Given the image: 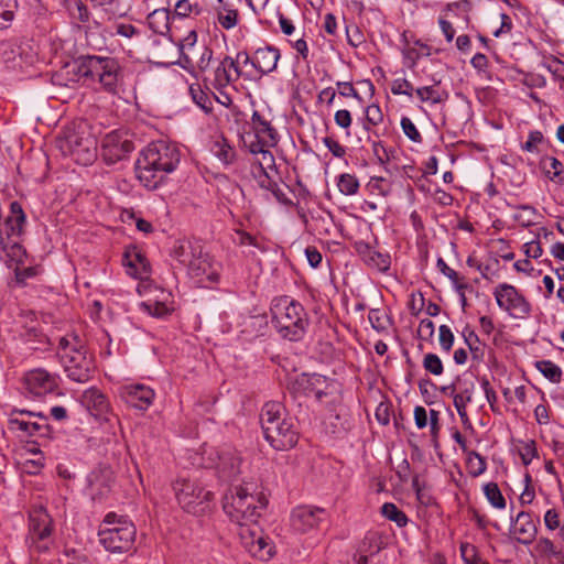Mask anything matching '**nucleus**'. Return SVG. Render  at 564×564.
<instances>
[{"mask_svg":"<svg viewBox=\"0 0 564 564\" xmlns=\"http://www.w3.org/2000/svg\"><path fill=\"white\" fill-rule=\"evenodd\" d=\"M251 122L257 138H267L269 147H275L279 142L278 131L271 122L263 118L259 111L254 110L251 116Z\"/></svg>","mask_w":564,"mask_h":564,"instance_id":"29","label":"nucleus"},{"mask_svg":"<svg viewBox=\"0 0 564 564\" xmlns=\"http://www.w3.org/2000/svg\"><path fill=\"white\" fill-rule=\"evenodd\" d=\"M123 264L127 268V273L134 279L147 280L150 276V263L147 257L135 248L124 252Z\"/></svg>","mask_w":564,"mask_h":564,"instance_id":"23","label":"nucleus"},{"mask_svg":"<svg viewBox=\"0 0 564 564\" xmlns=\"http://www.w3.org/2000/svg\"><path fill=\"white\" fill-rule=\"evenodd\" d=\"M8 424L11 431H20L25 436L51 440L54 433L47 416L41 412L14 409L9 415Z\"/></svg>","mask_w":564,"mask_h":564,"instance_id":"8","label":"nucleus"},{"mask_svg":"<svg viewBox=\"0 0 564 564\" xmlns=\"http://www.w3.org/2000/svg\"><path fill=\"white\" fill-rule=\"evenodd\" d=\"M271 322L282 339L301 341L310 327V316L305 307L286 295L275 297L270 307Z\"/></svg>","mask_w":564,"mask_h":564,"instance_id":"5","label":"nucleus"},{"mask_svg":"<svg viewBox=\"0 0 564 564\" xmlns=\"http://www.w3.org/2000/svg\"><path fill=\"white\" fill-rule=\"evenodd\" d=\"M325 510L311 506H299L291 513V527L299 533H306L318 527Z\"/></svg>","mask_w":564,"mask_h":564,"instance_id":"19","label":"nucleus"},{"mask_svg":"<svg viewBox=\"0 0 564 564\" xmlns=\"http://www.w3.org/2000/svg\"><path fill=\"white\" fill-rule=\"evenodd\" d=\"M541 163L543 164L545 174L550 180L554 181L562 174L563 164L556 158L545 156L542 159Z\"/></svg>","mask_w":564,"mask_h":564,"instance_id":"54","label":"nucleus"},{"mask_svg":"<svg viewBox=\"0 0 564 564\" xmlns=\"http://www.w3.org/2000/svg\"><path fill=\"white\" fill-rule=\"evenodd\" d=\"M336 381L319 373H301L293 382V390L323 401L336 390Z\"/></svg>","mask_w":564,"mask_h":564,"instance_id":"13","label":"nucleus"},{"mask_svg":"<svg viewBox=\"0 0 564 564\" xmlns=\"http://www.w3.org/2000/svg\"><path fill=\"white\" fill-rule=\"evenodd\" d=\"M513 527L514 533L518 535L517 541L519 543L529 545L535 540L538 529L529 512H519Z\"/></svg>","mask_w":564,"mask_h":564,"instance_id":"25","label":"nucleus"},{"mask_svg":"<svg viewBox=\"0 0 564 564\" xmlns=\"http://www.w3.org/2000/svg\"><path fill=\"white\" fill-rule=\"evenodd\" d=\"M357 250L368 267L380 272H387L390 269L391 258L389 253H381L367 243H359Z\"/></svg>","mask_w":564,"mask_h":564,"instance_id":"27","label":"nucleus"},{"mask_svg":"<svg viewBox=\"0 0 564 564\" xmlns=\"http://www.w3.org/2000/svg\"><path fill=\"white\" fill-rule=\"evenodd\" d=\"M239 536L243 547L250 553L256 543L261 542L262 529L257 522L240 524Z\"/></svg>","mask_w":564,"mask_h":564,"instance_id":"33","label":"nucleus"},{"mask_svg":"<svg viewBox=\"0 0 564 564\" xmlns=\"http://www.w3.org/2000/svg\"><path fill=\"white\" fill-rule=\"evenodd\" d=\"M422 365L427 372L434 376H441L444 371L441 358L432 352H429L424 356Z\"/></svg>","mask_w":564,"mask_h":564,"instance_id":"57","label":"nucleus"},{"mask_svg":"<svg viewBox=\"0 0 564 564\" xmlns=\"http://www.w3.org/2000/svg\"><path fill=\"white\" fill-rule=\"evenodd\" d=\"M401 128L403 133L415 143H421L423 138L421 133L419 132L417 128L413 123V121L409 117H402L401 119Z\"/></svg>","mask_w":564,"mask_h":564,"instance_id":"62","label":"nucleus"},{"mask_svg":"<svg viewBox=\"0 0 564 564\" xmlns=\"http://www.w3.org/2000/svg\"><path fill=\"white\" fill-rule=\"evenodd\" d=\"M213 58V50L206 45L200 46V52L197 59H194L193 54L186 53L184 57L178 61V65L191 75L199 78V73H204Z\"/></svg>","mask_w":564,"mask_h":564,"instance_id":"24","label":"nucleus"},{"mask_svg":"<svg viewBox=\"0 0 564 564\" xmlns=\"http://www.w3.org/2000/svg\"><path fill=\"white\" fill-rule=\"evenodd\" d=\"M368 141L371 142L372 152L378 162L386 165L390 161L393 151L388 150L381 141L371 140L370 137Z\"/></svg>","mask_w":564,"mask_h":564,"instance_id":"60","label":"nucleus"},{"mask_svg":"<svg viewBox=\"0 0 564 564\" xmlns=\"http://www.w3.org/2000/svg\"><path fill=\"white\" fill-rule=\"evenodd\" d=\"M102 524L105 528L99 530L98 536L106 551L122 554L134 550L137 528L127 516L108 512Z\"/></svg>","mask_w":564,"mask_h":564,"instance_id":"6","label":"nucleus"},{"mask_svg":"<svg viewBox=\"0 0 564 564\" xmlns=\"http://www.w3.org/2000/svg\"><path fill=\"white\" fill-rule=\"evenodd\" d=\"M238 17V10L227 8L226 6L218 9L217 12L218 23L226 30H230L237 25Z\"/></svg>","mask_w":564,"mask_h":564,"instance_id":"49","label":"nucleus"},{"mask_svg":"<svg viewBox=\"0 0 564 564\" xmlns=\"http://www.w3.org/2000/svg\"><path fill=\"white\" fill-rule=\"evenodd\" d=\"M210 151L226 166L237 161V151L224 137L213 143Z\"/></svg>","mask_w":564,"mask_h":564,"instance_id":"32","label":"nucleus"},{"mask_svg":"<svg viewBox=\"0 0 564 564\" xmlns=\"http://www.w3.org/2000/svg\"><path fill=\"white\" fill-rule=\"evenodd\" d=\"M58 375L50 373L42 368L33 369L25 375L26 389L34 397L54 393L58 389Z\"/></svg>","mask_w":564,"mask_h":564,"instance_id":"17","label":"nucleus"},{"mask_svg":"<svg viewBox=\"0 0 564 564\" xmlns=\"http://www.w3.org/2000/svg\"><path fill=\"white\" fill-rule=\"evenodd\" d=\"M68 10L73 14V17L78 19L80 22L86 23L89 21V10L82 0H70Z\"/></svg>","mask_w":564,"mask_h":564,"instance_id":"61","label":"nucleus"},{"mask_svg":"<svg viewBox=\"0 0 564 564\" xmlns=\"http://www.w3.org/2000/svg\"><path fill=\"white\" fill-rule=\"evenodd\" d=\"M82 401L96 417H101L109 411L107 397L97 388L87 389L82 395Z\"/></svg>","mask_w":564,"mask_h":564,"instance_id":"26","label":"nucleus"},{"mask_svg":"<svg viewBox=\"0 0 564 564\" xmlns=\"http://www.w3.org/2000/svg\"><path fill=\"white\" fill-rule=\"evenodd\" d=\"M258 185L262 189L271 192L278 202L285 203L288 200L285 193L279 186V184L270 177L261 163L259 164Z\"/></svg>","mask_w":564,"mask_h":564,"instance_id":"34","label":"nucleus"},{"mask_svg":"<svg viewBox=\"0 0 564 564\" xmlns=\"http://www.w3.org/2000/svg\"><path fill=\"white\" fill-rule=\"evenodd\" d=\"M383 121V113L377 104L369 105L365 110L364 129L370 131L371 126H378Z\"/></svg>","mask_w":564,"mask_h":564,"instance_id":"52","label":"nucleus"},{"mask_svg":"<svg viewBox=\"0 0 564 564\" xmlns=\"http://www.w3.org/2000/svg\"><path fill=\"white\" fill-rule=\"evenodd\" d=\"M133 149V143L130 140L122 139L119 133L113 131L101 140L100 155L110 165L123 160Z\"/></svg>","mask_w":564,"mask_h":564,"instance_id":"16","label":"nucleus"},{"mask_svg":"<svg viewBox=\"0 0 564 564\" xmlns=\"http://www.w3.org/2000/svg\"><path fill=\"white\" fill-rule=\"evenodd\" d=\"M337 186L341 194L351 196L357 194L359 189V181L352 174L343 173L338 176Z\"/></svg>","mask_w":564,"mask_h":564,"instance_id":"44","label":"nucleus"},{"mask_svg":"<svg viewBox=\"0 0 564 564\" xmlns=\"http://www.w3.org/2000/svg\"><path fill=\"white\" fill-rule=\"evenodd\" d=\"M438 84L440 82L435 83L434 85L424 86L426 99L432 105L445 102L449 97L447 90L437 88Z\"/></svg>","mask_w":564,"mask_h":564,"instance_id":"56","label":"nucleus"},{"mask_svg":"<svg viewBox=\"0 0 564 564\" xmlns=\"http://www.w3.org/2000/svg\"><path fill=\"white\" fill-rule=\"evenodd\" d=\"M61 364L69 380L77 383L88 382L95 372V364L85 348L73 350L70 355L63 354Z\"/></svg>","mask_w":564,"mask_h":564,"instance_id":"12","label":"nucleus"},{"mask_svg":"<svg viewBox=\"0 0 564 564\" xmlns=\"http://www.w3.org/2000/svg\"><path fill=\"white\" fill-rule=\"evenodd\" d=\"M534 550L540 555H547L549 557H553L557 561H564V554L561 551H557L553 544V542L547 538H541L538 540Z\"/></svg>","mask_w":564,"mask_h":564,"instance_id":"48","label":"nucleus"},{"mask_svg":"<svg viewBox=\"0 0 564 564\" xmlns=\"http://www.w3.org/2000/svg\"><path fill=\"white\" fill-rule=\"evenodd\" d=\"M494 295L497 305L513 317H524L531 312L530 303L511 284L500 283L496 286Z\"/></svg>","mask_w":564,"mask_h":564,"instance_id":"14","label":"nucleus"},{"mask_svg":"<svg viewBox=\"0 0 564 564\" xmlns=\"http://www.w3.org/2000/svg\"><path fill=\"white\" fill-rule=\"evenodd\" d=\"M84 346L80 344V340L77 335H70L61 337L57 346V356L59 361L62 360V355H70L73 350H80Z\"/></svg>","mask_w":564,"mask_h":564,"instance_id":"46","label":"nucleus"},{"mask_svg":"<svg viewBox=\"0 0 564 564\" xmlns=\"http://www.w3.org/2000/svg\"><path fill=\"white\" fill-rule=\"evenodd\" d=\"M370 194L388 196L392 192V183L381 176H372L366 185Z\"/></svg>","mask_w":564,"mask_h":564,"instance_id":"45","label":"nucleus"},{"mask_svg":"<svg viewBox=\"0 0 564 564\" xmlns=\"http://www.w3.org/2000/svg\"><path fill=\"white\" fill-rule=\"evenodd\" d=\"M381 513L388 520L393 521L399 528L405 527L409 522L406 514L392 502L383 503Z\"/></svg>","mask_w":564,"mask_h":564,"instance_id":"39","label":"nucleus"},{"mask_svg":"<svg viewBox=\"0 0 564 564\" xmlns=\"http://www.w3.org/2000/svg\"><path fill=\"white\" fill-rule=\"evenodd\" d=\"M181 162L180 149L163 140L148 144L134 164L135 176L148 189H155Z\"/></svg>","mask_w":564,"mask_h":564,"instance_id":"2","label":"nucleus"},{"mask_svg":"<svg viewBox=\"0 0 564 564\" xmlns=\"http://www.w3.org/2000/svg\"><path fill=\"white\" fill-rule=\"evenodd\" d=\"M191 254L188 271L192 276L198 278L200 281L206 278L209 282H218L220 264L210 254L203 253L200 248Z\"/></svg>","mask_w":564,"mask_h":564,"instance_id":"18","label":"nucleus"},{"mask_svg":"<svg viewBox=\"0 0 564 564\" xmlns=\"http://www.w3.org/2000/svg\"><path fill=\"white\" fill-rule=\"evenodd\" d=\"M213 75L212 86L216 90H220L239 79L242 76V70L231 56L225 55L214 68Z\"/></svg>","mask_w":564,"mask_h":564,"instance_id":"21","label":"nucleus"},{"mask_svg":"<svg viewBox=\"0 0 564 564\" xmlns=\"http://www.w3.org/2000/svg\"><path fill=\"white\" fill-rule=\"evenodd\" d=\"M64 70L70 82L98 83L111 95H118L124 86V68L113 57L80 55L65 64Z\"/></svg>","mask_w":564,"mask_h":564,"instance_id":"1","label":"nucleus"},{"mask_svg":"<svg viewBox=\"0 0 564 564\" xmlns=\"http://www.w3.org/2000/svg\"><path fill=\"white\" fill-rule=\"evenodd\" d=\"M368 319L371 327L378 333H383L392 324L391 317L382 310L371 308L368 312Z\"/></svg>","mask_w":564,"mask_h":564,"instance_id":"37","label":"nucleus"},{"mask_svg":"<svg viewBox=\"0 0 564 564\" xmlns=\"http://www.w3.org/2000/svg\"><path fill=\"white\" fill-rule=\"evenodd\" d=\"M173 490L182 509L194 514L203 512L205 505L213 498L210 491L189 479H177L173 485Z\"/></svg>","mask_w":564,"mask_h":564,"instance_id":"11","label":"nucleus"},{"mask_svg":"<svg viewBox=\"0 0 564 564\" xmlns=\"http://www.w3.org/2000/svg\"><path fill=\"white\" fill-rule=\"evenodd\" d=\"M64 556L66 564H93L89 555L80 550L65 549Z\"/></svg>","mask_w":564,"mask_h":564,"instance_id":"59","label":"nucleus"},{"mask_svg":"<svg viewBox=\"0 0 564 564\" xmlns=\"http://www.w3.org/2000/svg\"><path fill=\"white\" fill-rule=\"evenodd\" d=\"M171 11L167 8L153 10L147 17L149 28L156 34L167 35L170 33Z\"/></svg>","mask_w":564,"mask_h":564,"instance_id":"31","label":"nucleus"},{"mask_svg":"<svg viewBox=\"0 0 564 564\" xmlns=\"http://www.w3.org/2000/svg\"><path fill=\"white\" fill-rule=\"evenodd\" d=\"M460 556L465 564H488L479 556L477 547L470 543L460 544Z\"/></svg>","mask_w":564,"mask_h":564,"instance_id":"53","label":"nucleus"},{"mask_svg":"<svg viewBox=\"0 0 564 564\" xmlns=\"http://www.w3.org/2000/svg\"><path fill=\"white\" fill-rule=\"evenodd\" d=\"M467 467L471 477H478L486 471V458L475 451H469L467 453Z\"/></svg>","mask_w":564,"mask_h":564,"instance_id":"43","label":"nucleus"},{"mask_svg":"<svg viewBox=\"0 0 564 564\" xmlns=\"http://www.w3.org/2000/svg\"><path fill=\"white\" fill-rule=\"evenodd\" d=\"M250 554L260 561H269L274 555V544L269 536L261 535V542L256 543Z\"/></svg>","mask_w":564,"mask_h":564,"instance_id":"40","label":"nucleus"},{"mask_svg":"<svg viewBox=\"0 0 564 564\" xmlns=\"http://www.w3.org/2000/svg\"><path fill=\"white\" fill-rule=\"evenodd\" d=\"M196 249L192 247L189 242L177 241L171 251V256L182 264L189 263L192 259L191 252H195Z\"/></svg>","mask_w":564,"mask_h":564,"instance_id":"47","label":"nucleus"},{"mask_svg":"<svg viewBox=\"0 0 564 564\" xmlns=\"http://www.w3.org/2000/svg\"><path fill=\"white\" fill-rule=\"evenodd\" d=\"M413 91L414 87L406 78H398L392 82L391 93L393 95H406L412 97Z\"/></svg>","mask_w":564,"mask_h":564,"instance_id":"63","label":"nucleus"},{"mask_svg":"<svg viewBox=\"0 0 564 564\" xmlns=\"http://www.w3.org/2000/svg\"><path fill=\"white\" fill-rule=\"evenodd\" d=\"M281 57L280 50L273 45H264L253 52L254 70L259 78L274 72Z\"/></svg>","mask_w":564,"mask_h":564,"instance_id":"22","label":"nucleus"},{"mask_svg":"<svg viewBox=\"0 0 564 564\" xmlns=\"http://www.w3.org/2000/svg\"><path fill=\"white\" fill-rule=\"evenodd\" d=\"M61 150L80 165H90L97 155V140L87 131H68L61 142Z\"/></svg>","mask_w":564,"mask_h":564,"instance_id":"10","label":"nucleus"},{"mask_svg":"<svg viewBox=\"0 0 564 564\" xmlns=\"http://www.w3.org/2000/svg\"><path fill=\"white\" fill-rule=\"evenodd\" d=\"M457 390L456 394H454V401H459V398L464 402V404H468L473 402V394L476 389L475 381L471 377L463 376L456 378Z\"/></svg>","mask_w":564,"mask_h":564,"instance_id":"35","label":"nucleus"},{"mask_svg":"<svg viewBox=\"0 0 564 564\" xmlns=\"http://www.w3.org/2000/svg\"><path fill=\"white\" fill-rule=\"evenodd\" d=\"M189 95L193 101L206 113L213 112V102L208 94L199 85L189 86Z\"/></svg>","mask_w":564,"mask_h":564,"instance_id":"38","label":"nucleus"},{"mask_svg":"<svg viewBox=\"0 0 564 564\" xmlns=\"http://www.w3.org/2000/svg\"><path fill=\"white\" fill-rule=\"evenodd\" d=\"M260 423L265 441L276 451L293 448L299 442L295 419L279 401L265 402L261 409Z\"/></svg>","mask_w":564,"mask_h":564,"instance_id":"3","label":"nucleus"},{"mask_svg":"<svg viewBox=\"0 0 564 564\" xmlns=\"http://www.w3.org/2000/svg\"><path fill=\"white\" fill-rule=\"evenodd\" d=\"M265 147H269V140L264 141V138H257L256 141L251 142L249 145V151L252 154H261L262 160L264 162L274 163V156L272 152Z\"/></svg>","mask_w":564,"mask_h":564,"instance_id":"55","label":"nucleus"},{"mask_svg":"<svg viewBox=\"0 0 564 564\" xmlns=\"http://www.w3.org/2000/svg\"><path fill=\"white\" fill-rule=\"evenodd\" d=\"M11 216L6 220V226L9 229L8 237L1 239V248L10 262L18 264L24 263L26 251L24 247L10 239V236H21L23 234V226L26 221L25 213L18 202H12L10 205Z\"/></svg>","mask_w":564,"mask_h":564,"instance_id":"9","label":"nucleus"},{"mask_svg":"<svg viewBox=\"0 0 564 564\" xmlns=\"http://www.w3.org/2000/svg\"><path fill=\"white\" fill-rule=\"evenodd\" d=\"M171 297V293L162 291L160 300H149L141 302L140 308L153 317L164 318L169 316L174 310L172 306V302L169 301Z\"/></svg>","mask_w":564,"mask_h":564,"instance_id":"28","label":"nucleus"},{"mask_svg":"<svg viewBox=\"0 0 564 564\" xmlns=\"http://www.w3.org/2000/svg\"><path fill=\"white\" fill-rule=\"evenodd\" d=\"M484 494L489 503L496 509L506 508V499L496 482H488L484 486Z\"/></svg>","mask_w":564,"mask_h":564,"instance_id":"42","label":"nucleus"},{"mask_svg":"<svg viewBox=\"0 0 564 564\" xmlns=\"http://www.w3.org/2000/svg\"><path fill=\"white\" fill-rule=\"evenodd\" d=\"M120 397L129 406L147 411L153 403L155 392L145 384L131 383L120 388Z\"/></svg>","mask_w":564,"mask_h":564,"instance_id":"20","label":"nucleus"},{"mask_svg":"<svg viewBox=\"0 0 564 564\" xmlns=\"http://www.w3.org/2000/svg\"><path fill=\"white\" fill-rule=\"evenodd\" d=\"M196 42H197V33L195 30H192L188 35L180 41L177 43V47H178V51H180V59L181 61L183 57H184V54L186 53H195L196 51H198V47L196 46Z\"/></svg>","mask_w":564,"mask_h":564,"instance_id":"58","label":"nucleus"},{"mask_svg":"<svg viewBox=\"0 0 564 564\" xmlns=\"http://www.w3.org/2000/svg\"><path fill=\"white\" fill-rule=\"evenodd\" d=\"M54 521L46 508L32 506L28 518V546L39 553L50 550L53 544Z\"/></svg>","mask_w":564,"mask_h":564,"instance_id":"7","label":"nucleus"},{"mask_svg":"<svg viewBox=\"0 0 564 564\" xmlns=\"http://www.w3.org/2000/svg\"><path fill=\"white\" fill-rule=\"evenodd\" d=\"M535 368L551 382L557 383L562 378V369L551 360H539Z\"/></svg>","mask_w":564,"mask_h":564,"instance_id":"41","label":"nucleus"},{"mask_svg":"<svg viewBox=\"0 0 564 564\" xmlns=\"http://www.w3.org/2000/svg\"><path fill=\"white\" fill-rule=\"evenodd\" d=\"M268 506V499L261 486L253 481H243L224 498L223 509L238 525L257 522Z\"/></svg>","mask_w":564,"mask_h":564,"instance_id":"4","label":"nucleus"},{"mask_svg":"<svg viewBox=\"0 0 564 564\" xmlns=\"http://www.w3.org/2000/svg\"><path fill=\"white\" fill-rule=\"evenodd\" d=\"M544 140L543 133L539 130H533L529 132L528 140L521 145L523 151L534 153L538 152V144L542 143Z\"/></svg>","mask_w":564,"mask_h":564,"instance_id":"64","label":"nucleus"},{"mask_svg":"<svg viewBox=\"0 0 564 564\" xmlns=\"http://www.w3.org/2000/svg\"><path fill=\"white\" fill-rule=\"evenodd\" d=\"M18 7V0H0V30H6L11 25Z\"/></svg>","mask_w":564,"mask_h":564,"instance_id":"36","label":"nucleus"},{"mask_svg":"<svg viewBox=\"0 0 564 564\" xmlns=\"http://www.w3.org/2000/svg\"><path fill=\"white\" fill-rule=\"evenodd\" d=\"M203 8L198 3H191L188 0H178L175 3L174 15L177 18H187L192 13L200 15Z\"/></svg>","mask_w":564,"mask_h":564,"instance_id":"51","label":"nucleus"},{"mask_svg":"<svg viewBox=\"0 0 564 564\" xmlns=\"http://www.w3.org/2000/svg\"><path fill=\"white\" fill-rule=\"evenodd\" d=\"M110 481L111 470L106 467L96 468L87 476L88 488L100 496L109 491Z\"/></svg>","mask_w":564,"mask_h":564,"instance_id":"30","label":"nucleus"},{"mask_svg":"<svg viewBox=\"0 0 564 564\" xmlns=\"http://www.w3.org/2000/svg\"><path fill=\"white\" fill-rule=\"evenodd\" d=\"M215 468L218 477L225 481L235 479L241 473L242 458L237 449L225 446L215 451Z\"/></svg>","mask_w":564,"mask_h":564,"instance_id":"15","label":"nucleus"},{"mask_svg":"<svg viewBox=\"0 0 564 564\" xmlns=\"http://www.w3.org/2000/svg\"><path fill=\"white\" fill-rule=\"evenodd\" d=\"M382 549V540L377 533L366 534L360 545V551L371 556L377 555Z\"/></svg>","mask_w":564,"mask_h":564,"instance_id":"50","label":"nucleus"}]
</instances>
